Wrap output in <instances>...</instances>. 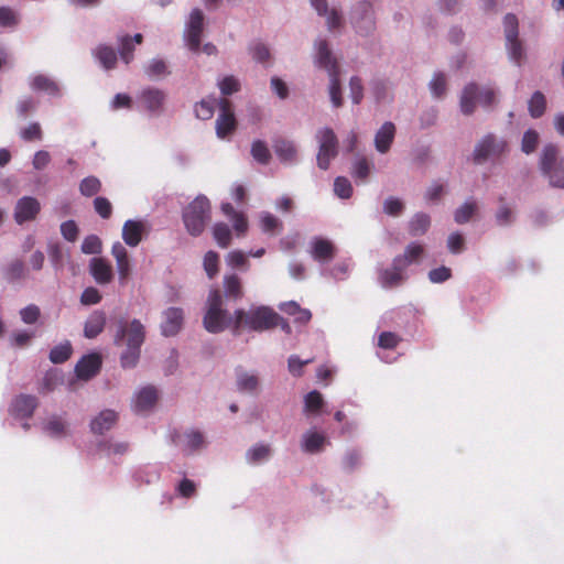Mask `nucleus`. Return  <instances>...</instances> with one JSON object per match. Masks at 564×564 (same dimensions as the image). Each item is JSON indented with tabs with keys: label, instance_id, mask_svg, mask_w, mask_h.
<instances>
[{
	"label": "nucleus",
	"instance_id": "f257e3e1",
	"mask_svg": "<svg viewBox=\"0 0 564 564\" xmlns=\"http://www.w3.org/2000/svg\"><path fill=\"white\" fill-rule=\"evenodd\" d=\"M145 339L144 325L137 318L129 324L121 323L115 336V343L120 345L124 343L127 348L120 356V362L123 368H134L140 358L141 346Z\"/></svg>",
	"mask_w": 564,
	"mask_h": 564
},
{
	"label": "nucleus",
	"instance_id": "f03ea898",
	"mask_svg": "<svg viewBox=\"0 0 564 564\" xmlns=\"http://www.w3.org/2000/svg\"><path fill=\"white\" fill-rule=\"evenodd\" d=\"M203 323L205 329L209 333L217 334L229 328L234 335H237L236 312L231 315L224 308V300L219 290H212L209 292Z\"/></svg>",
	"mask_w": 564,
	"mask_h": 564
},
{
	"label": "nucleus",
	"instance_id": "7ed1b4c3",
	"mask_svg": "<svg viewBox=\"0 0 564 564\" xmlns=\"http://www.w3.org/2000/svg\"><path fill=\"white\" fill-rule=\"evenodd\" d=\"M280 315L268 306H252L248 311L236 310V334L246 327L254 332H263L278 326Z\"/></svg>",
	"mask_w": 564,
	"mask_h": 564
},
{
	"label": "nucleus",
	"instance_id": "20e7f679",
	"mask_svg": "<svg viewBox=\"0 0 564 564\" xmlns=\"http://www.w3.org/2000/svg\"><path fill=\"white\" fill-rule=\"evenodd\" d=\"M319 68L326 70L328 75V95L335 108L343 106V89L340 84V64L333 55L325 41H319Z\"/></svg>",
	"mask_w": 564,
	"mask_h": 564
},
{
	"label": "nucleus",
	"instance_id": "39448f33",
	"mask_svg": "<svg viewBox=\"0 0 564 564\" xmlns=\"http://www.w3.org/2000/svg\"><path fill=\"white\" fill-rule=\"evenodd\" d=\"M539 166L551 187L564 188V155L560 156L556 144L550 143L542 149Z\"/></svg>",
	"mask_w": 564,
	"mask_h": 564
},
{
	"label": "nucleus",
	"instance_id": "423d86ee",
	"mask_svg": "<svg viewBox=\"0 0 564 564\" xmlns=\"http://www.w3.org/2000/svg\"><path fill=\"white\" fill-rule=\"evenodd\" d=\"M183 223L191 236H199L210 220V204L206 196L198 195L183 209Z\"/></svg>",
	"mask_w": 564,
	"mask_h": 564
},
{
	"label": "nucleus",
	"instance_id": "0eeeda50",
	"mask_svg": "<svg viewBox=\"0 0 564 564\" xmlns=\"http://www.w3.org/2000/svg\"><path fill=\"white\" fill-rule=\"evenodd\" d=\"M337 248L333 242L326 239L319 238V272L322 274H329L337 280H344L347 278L350 267L349 259H339L333 268H328V262L335 258Z\"/></svg>",
	"mask_w": 564,
	"mask_h": 564
},
{
	"label": "nucleus",
	"instance_id": "6e6552de",
	"mask_svg": "<svg viewBox=\"0 0 564 564\" xmlns=\"http://www.w3.org/2000/svg\"><path fill=\"white\" fill-rule=\"evenodd\" d=\"M496 94L491 88L479 89L478 85L470 83L465 86L460 96V110L464 115L469 116L476 109V101L478 100L484 107H489L495 104Z\"/></svg>",
	"mask_w": 564,
	"mask_h": 564
},
{
	"label": "nucleus",
	"instance_id": "1a4fd4ad",
	"mask_svg": "<svg viewBox=\"0 0 564 564\" xmlns=\"http://www.w3.org/2000/svg\"><path fill=\"white\" fill-rule=\"evenodd\" d=\"M508 144L505 140L498 139L495 134L485 135L475 147L474 161L482 163L491 158H499L507 151Z\"/></svg>",
	"mask_w": 564,
	"mask_h": 564
},
{
	"label": "nucleus",
	"instance_id": "9d476101",
	"mask_svg": "<svg viewBox=\"0 0 564 564\" xmlns=\"http://www.w3.org/2000/svg\"><path fill=\"white\" fill-rule=\"evenodd\" d=\"M173 443L186 456L196 454L207 447L204 433L195 429L175 434Z\"/></svg>",
	"mask_w": 564,
	"mask_h": 564
},
{
	"label": "nucleus",
	"instance_id": "9b49d317",
	"mask_svg": "<svg viewBox=\"0 0 564 564\" xmlns=\"http://www.w3.org/2000/svg\"><path fill=\"white\" fill-rule=\"evenodd\" d=\"M503 26L510 57L519 65L524 56V52L522 43L519 40V23L517 17L511 13L507 14L503 20Z\"/></svg>",
	"mask_w": 564,
	"mask_h": 564
},
{
	"label": "nucleus",
	"instance_id": "f8f14e48",
	"mask_svg": "<svg viewBox=\"0 0 564 564\" xmlns=\"http://www.w3.org/2000/svg\"><path fill=\"white\" fill-rule=\"evenodd\" d=\"M204 28V14L199 9H193L186 22L184 39L191 51L198 52Z\"/></svg>",
	"mask_w": 564,
	"mask_h": 564
},
{
	"label": "nucleus",
	"instance_id": "ddd939ff",
	"mask_svg": "<svg viewBox=\"0 0 564 564\" xmlns=\"http://www.w3.org/2000/svg\"><path fill=\"white\" fill-rule=\"evenodd\" d=\"M138 100L150 115L161 116L164 111L166 94L162 89L148 87L140 91Z\"/></svg>",
	"mask_w": 564,
	"mask_h": 564
},
{
	"label": "nucleus",
	"instance_id": "4468645a",
	"mask_svg": "<svg viewBox=\"0 0 564 564\" xmlns=\"http://www.w3.org/2000/svg\"><path fill=\"white\" fill-rule=\"evenodd\" d=\"M338 154V139L335 132L326 128L319 135V169L326 170Z\"/></svg>",
	"mask_w": 564,
	"mask_h": 564
},
{
	"label": "nucleus",
	"instance_id": "2eb2a0df",
	"mask_svg": "<svg viewBox=\"0 0 564 564\" xmlns=\"http://www.w3.org/2000/svg\"><path fill=\"white\" fill-rule=\"evenodd\" d=\"M150 231L145 219H128L122 226V239L131 248H135Z\"/></svg>",
	"mask_w": 564,
	"mask_h": 564
},
{
	"label": "nucleus",
	"instance_id": "dca6fc26",
	"mask_svg": "<svg viewBox=\"0 0 564 564\" xmlns=\"http://www.w3.org/2000/svg\"><path fill=\"white\" fill-rule=\"evenodd\" d=\"M111 254L116 260L119 283L123 285L127 283L132 271L128 250L120 241H116L111 246Z\"/></svg>",
	"mask_w": 564,
	"mask_h": 564
},
{
	"label": "nucleus",
	"instance_id": "f3484780",
	"mask_svg": "<svg viewBox=\"0 0 564 564\" xmlns=\"http://www.w3.org/2000/svg\"><path fill=\"white\" fill-rule=\"evenodd\" d=\"M218 108L219 115L216 120V133L218 138L225 139L235 130L236 119L228 100L220 99Z\"/></svg>",
	"mask_w": 564,
	"mask_h": 564
},
{
	"label": "nucleus",
	"instance_id": "a211bd4d",
	"mask_svg": "<svg viewBox=\"0 0 564 564\" xmlns=\"http://www.w3.org/2000/svg\"><path fill=\"white\" fill-rule=\"evenodd\" d=\"M41 210L40 202L32 196L21 197L14 207V220L21 225L33 220Z\"/></svg>",
	"mask_w": 564,
	"mask_h": 564
},
{
	"label": "nucleus",
	"instance_id": "6ab92c4d",
	"mask_svg": "<svg viewBox=\"0 0 564 564\" xmlns=\"http://www.w3.org/2000/svg\"><path fill=\"white\" fill-rule=\"evenodd\" d=\"M158 390L153 386H145L139 389L132 400V410L142 414L149 412L156 403Z\"/></svg>",
	"mask_w": 564,
	"mask_h": 564
},
{
	"label": "nucleus",
	"instance_id": "aec40b11",
	"mask_svg": "<svg viewBox=\"0 0 564 564\" xmlns=\"http://www.w3.org/2000/svg\"><path fill=\"white\" fill-rule=\"evenodd\" d=\"M69 424L64 415L52 414L46 417L42 424V432L56 440L64 438L68 435Z\"/></svg>",
	"mask_w": 564,
	"mask_h": 564
},
{
	"label": "nucleus",
	"instance_id": "412c9836",
	"mask_svg": "<svg viewBox=\"0 0 564 564\" xmlns=\"http://www.w3.org/2000/svg\"><path fill=\"white\" fill-rule=\"evenodd\" d=\"M351 19L356 30L360 33L373 29L375 20L371 4L368 2L358 3L352 11Z\"/></svg>",
	"mask_w": 564,
	"mask_h": 564
},
{
	"label": "nucleus",
	"instance_id": "4be33fe9",
	"mask_svg": "<svg viewBox=\"0 0 564 564\" xmlns=\"http://www.w3.org/2000/svg\"><path fill=\"white\" fill-rule=\"evenodd\" d=\"M161 332L165 337L176 335L183 325V310L180 307H169L163 312Z\"/></svg>",
	"mask_w": 564,
	"mask_h": 564
},
{
	"label": "nucleus",
	"instance_id": "5701e85b",
	"mask_svg": "<svg viewBox=\"0 0 564 564\" xmlns=\"http://www.w3.org/2000/svg\"><path fill=\"white\" fill-rule=\"evenodd\" d=\"M101 368V357L96 354L83 356L75 366L76 376L82 380H89L95 377Z\"/></svg>",
	"mask_w": 564,
	"mask_h": 564
},
{
	"label": "nucleus",
	"instance_id": "b1692460",
	"mask_svg": "<svg viewBox=\"0 0 564 564\" xmlns=\"http://www.w3.org/2000/svg\"><path fill=\"white\" fill-rule=\"evenodd\" d=\"M37 406V399L34 395L21 394L17 397L11 405L10 413L15 419H29Z\"/></svg>",
	"mask_w": 564,
	"mask_h": 564
},
{
	"label": "nucleus",
	"instance_id": "393cba45",
	"mask_svg": "<svg viewBox=\"0 0 564 564\" xmlns=\"http://www.w3.org/2000/svg\"><path fill=\"white\" fill-rule=\"evenodd\" d=\"M89 272L94 280L101 285L108 284L113 279L110 263L104 258H93L89 261Z\"/></svg>",
	"mask_w": 564,
	"mask_h": 564
},
{
	"label": "nucleus",
	"instance_id": "a878e982",
	"mask_svg": "<svg viewBox=\"0 0 564 564\" xmlns=\"http://www.w3.org/2000/svg\"><path fill=\"white\" fill-rule=\"evenodd\" d=\"M117 420L118 413L116 411L110 409L102 410L90 421V430L95 434H104L113 427Z\"/></svg>",
	"mask_w": 564,
	"mask_h": 564
},
{
	"label": "nucleus",
	"instance_id": "bb28decb",
	"mask_svg": "<svg viewBox=\"0 0 564 564\" xmlns=\"http://www.w3.org/2000/svg\"><path fill=\"white\" fill-rule=\"evenodd\" d=\"M395 126L388 121L384 122L375 135V147L380 153H387L394 140Z\"/></svg>",
	"mask_w": 564,
	"mask_h": 564
},
{
	"label": "nucleus",
	"instance_id": "cd10ccee",
	"mask_svg": "<svg viewBox=\"0 0 564 564\" xmlns=\"http://www.w3.org/2000/svg\"><path fill=\"white\" fill-rule=\"evenodd\" d=\"M30 87L35 91H44L52 97H59L58 84L45 75H35L30 79Z\"/></svg>",
	"mask_w": 564,
	"mask_h": 564
},
{
	"label": "nucleus",
	"instance_id": "c85d7f7f",
	"mask_svg": "<svg viewBox=\"0 0 564 564\" xmlns=\"http://www.w3.org/2000/svg\"><path fill=\"white\" fill-rule=\"evenodd\" d=\"M319 17L325 18L329 31L339 30L344 24V18L336 8H328L326 0H319Z\"/></svg>",
	"mask_w": 564,
	"mask_h": 564
},
{
	"label": "nucleus",
	"instance_id": "c756f323",
	"mask_svg": "<svg viewBox=\"0 0 564 564\" xmlns=\"http://www.w3.org/2000/svg\"><path fill=\"white\" fill-rule=\"evenodd\" d=\"M93 55L96 58V61L100 64V66L106 70L112 69L117 64V53L112 47L108 45H98L93 51Z\"/></svg>",
	"mask_w": 564,
	"mask_h": 564
},
{
	"label": "nucleus",
	"instance_id": "7c9ffc66",
	"mask_svg": "<svg viewBox=\"0 0 564 564\" xmlns=\"http://www.w3.org/2000/svg\"><path fill=\"white\" fill-rule=\"evenodd\" d=\"M106 324V315L101 311H95L89 315L85 323L84 335L87 338L97 337L105 327Z\"/></svg>",
	"mask_w": 564,
	"mask_h": 564
},
{
	"label": "nucleus",
	"instance_id": "2f4dec72",
	"mask_svg": "<svg viewBox=\"0 0 564 564\" xmlns=\"http://www.w3.org/2000/svg\"><path fill=\"white\" fill-rule=\"evenodd\" d=\"M260 380L256 373L246 370H237V388L240 392L256 393L259 389Z\"/></svg>",
	"mask_w": 564,
	"mask_h": 564
},
{
	"label": "nucleus",
	"instance_id": "473e14b6",
	"mask_svg": "<svg viewBox=\"0 0 564 564\" xmlns=\"http://www.w3.org/2000/svg\"><path fill=\"white\" fill-rule=\"evenodd\" d=\"M220 208L224 215L232 221L237 235H245L248 229V223L245 215L242 213L236 212L230 203H223Z\"/></svg>",
	"mask_w": 564,
	"mask_h": 564
},
{
	"label": "nucleus",
	"instance_id": "72a5a7b5",
	"mask_svg": "<svg viewBox=\"0 0 564 564\" xmlns=\"http://www.w3.org/2000/svg\"><path fill=\"white\" fill-rule=\"evenodd\" d=\"M271 446L264 443H258L246 452V460L250 465L262 464L271 457Z\"/></svg>",
	"mask_w": 564,
	"mask_h": 564
},
{
	"label": "nucleus",
	"instance_id": "f704fd0d",
	"mask_svg": "<svg viewBox=\"0 0 564 564\" xmlns=\"http://www.w3.org/2000/svg\"><path fill=\"white\" fill-rule=\"evenodd\" d=\"M405 268L401 264L395 265L394 261H393L391 269H384L380 273L379 279H380V283L382 284V286L393 288V286L399 285L403 280L402 271Z\"/></svg>",
	"mask_w": 564,
	"mask_h": 564
},
{
	"label": "nucleus",
	"instance_id": "c9c22d12",
	"mask_svg": "<svg viewBox=\"0 0 564 564\" xmlns=\"http://www.w3.org/2000/svg\"><path fill=\"white\" fill-rule=\"evenodd\" d=\"M423 252H424L423 246L412 242L405 248L403 254L394 258V264L395 265L401 264L404 268H406L411 263L417 261L422 257Z\"/></svg>",
	"mask_w": 564,
	"mask_h": 564
},
{
	"label": "nucleus",
	"instance_id": "e433bc0d",
	"mask_svg": "<svg viewBox=\"0 0 564 564\" xmlns=\"http://www.w3.org/2000/svg\"><path fill=\"white\" fill-rule=\"evenodd\" d=\"M431 225V218L427 214L417 213L409 223V232L411 236L416 237L424 235Z\"/></svg>",
	"mask_w": 564,
	"mask_h": 564
},
{
	"label": "nucleus",
	"instance_id": "4c0bfd02",
	"mask_svg": "<svg viewBox=\"0 0 564 564\" xmlns=\"http://www.w3.org/2000/svg\"><path fill=\"white\" fill-rule=\"evenodd\" d=\"M249 53L253 61L268 66L271 61V51L269 46L260 41L252 42L249 45Z\"/></svg>",
	"mask_w": 564,
	"mask_h": 564
},
{
	"label": "nucleus",
	"instance_id": "58836bf2",
	"mask_svg": "<svg viewBox=\"0 0 564 564\" xmlns=\"http://www.w3.org/2000/svg\"><path fill=\"white\" fill-rule=\"evenodd\" d=\"M274 150L279 159L284 163H292L296 158L295 145L286 140H280L275 143Z\"/></svg>",
	"mask_w": 564,
	"mask_h": 564
},
{
	"label": "nucleus",
	"instance_id": "ea45409f",
	"mask_svg": "<svg viewBox=\"0 0 564 564\" xmlns=\"http://www.w3.org/2000/svg\"><path fill=\"white\" fill-rule=\"evenodd\" d=\"M3 274L9 282H15L25 278L26 269L23 261L19 259L11 261L4 268Z\"/></svg>",
	"mask_w": 564,
	"mask_h": 564
},
{
	"label": "nucleus",
	"instance_id": "a19ab883",
	"mask_svg": "<svg viewBox=\"0 0 564 564\" xmlns=\"http://www.w3.org/2000/svg\"><path fill=\"white\" fill-rule=\"evenodd\" d=\"M224 288L226 296L229 299H240L242 296L241 281L236 274L224 278Z\"/></svg>",
	"mask_w": 564,
	"mask_h": 564
},
{
	"label": "nucleus",
	"instance_id": "79ce46f5",
	"mask_svg": "<svg viewBox=\"0 0 564 564\" xmlns=\"http://www.w3.org/2000/svg\"><path fill=\"white\" fill-rule=\"evenodd\" d=\"M72 355V345L68 340L54 346L48 355L50 360L53 364H63Z\"/></svg>",
	"mask_w": 564,
	"mask_h": 564
},
{
	"label": "nucleus",
	"instance_id": "37998d69",
	"mask_svg": "<svg viewBox=\"0 0 564 564\" xmlns=\"http://www.w3.org/2000/svg\"><path fill=\"white\" fill-rule=\"evenodd\" d=\"M213 236L220 248H227L231 241V231L228 225L217 223L213 227Z\"/></svg>",
	"mask_w": 564,
	"mask_h": 564
},
{
	"label": "nucleus",
	"instance_id": "c03bdc74",
	"mask_svg": "<svg viewBox=\"0 0 564 564\" xmlns=\"http://www.w3.org/2000/svg\"><path fill=\"white\" fill-rule=\"evenodd\" d=\"M219 100L203 99L195 105V115L200 120H208L213 117L215 107L218 106Z\"/></svg>",
	"mask_w": 564,
	"mask_h": 564
},
{
	"label": "nucleus",
	"instance_id": "a18cd8bd",
	"mask_svg": "<svg viewBox=\"0 0 564 564\" xmlns=\"http://www.w3.org/2000/svg\"><path fill=\"white\" fill-rule=\"evenodd\" d=\"M101 189V182L96 176H87L79 183V192L85 197H91Z\"/></svg>",
	"mask_w": 564,
	"mask_h": 564
},
{
	"label": "nucleus",
	"instance_id": "49530a36",
	"mask_svg": "<svg viewBox=\"0 0 564 564\" xmlns=\"http://www.w3.org/2000/svg\"><path fill=\"white\" fill-rule=\"evenodd\" d=\"M477 210L476 202H466L459 208H457L454 213L455 223L463 225L470 220L474 214Z\"/></svg>",
	"mask_w": 564,
	"mask_h": 564
},
{
	"label": "nucleus",
	"instance_id": "de8ad7c7",
	"mask_svg": "<svg viewBox=\"0 0 564 564\" xmlns=\"http://www.w3.org/2000/svg\"><path fill=\"white\" fill-rule=\"evenodd\" d=\"M546 108V99L541 91H535L529 100V112L533 118H540Z\"/></svg>",
	"mask_w": 564,
	"mask_h": 564
},
{
	"label": "nucleus",
	"instance_id": "09e8293b",
	"mask_svg": "<svg viewBox=\"0 0 564 564\" xmlns=\"http://www.w3.org/2000/svg\"><path fill=\"white\" fill-rule=\"evenodd\" d=\"M301 449L304 453L314 454L317 452V427L312 426L301 438Z\"/></svg>",
	"mask_w": 564,
	"mask_h": 564
},
{
	"label": "nucleus",
	"instance_id": "8fccbe9b",
	"mask_svg": "<svg viewBox=\"0 0 564 564\" xmlns=\"http://www.w3.org/2000/svg\"><path fill=\"white\" fill-rule=\"evenodd\" d=\"M370 170H371L370 162L365 156H361V158H358L354 162L351 175L355 180L365 182L370 174Z\"/></svg>",
	"mask_w": 564,
	"mask_h": 564
},
{
	"label": "nucleus",
	"instance_id": "3c124183",
	"mask_svg": "<svg viewBox=\"0 0 564 564\" xmlns=\"http://www.w3.org/2000/svg\"><path fill=\"white\" fill-rule=\"evenodd\" d=\"M247 257L248 254L243 253L240 250H232L227 254L226 262L231 268L248 271L249 261Z\"/></svg>",
	"mask_w": 564,
	"mask_h": 564
},
{
	"label": "nucleus",
	"instance_id": "603ef678",
	"mask_svg": "<svg viewBox=\"0 0 564 564\" xmlns=\"http://www.w3.org/2000/svg\"><path fill=\"white\" fill-rule=\"evenodd\" d=\"M80 250L85 254H99L102 250V242L96 235H89L84 238Z\"/></svg>",
	"mask_w": 564,
	"mask_h": 564
},
{
	"label": "nucleus",
	"instance_id": "864d4df0",
	"mask_svg": "<svg viewBox=\"0 0 564 564\" xmlns=\"http://www.w3.org/2000/svg\"><path fill=\"white\" fill-rule=\"evenodd\" d=\"M134 46L131 36L124 35L119 39V54L124 64H129L133 59Z\"/></svg>",
	"mask_w": 564,
	"mask_h": 564
},
{
	"label": "nucleus",
	"instance_id": "5fc2aeb1",
	"mask_svg": "<svg viewBox=\"0 0 564 564\" xmlns=\"http://www.w3.org/2000/svg\"><path fill=\"white\" fill-rule=\"evenodd\" d=\"M19 134L26 142L41 141L43 139L42 128L39 122H31L28 127L21 129Z\"/></svg>",
	"mask_w": 564,
	"mask_h": 564
},
{
	"label": "nucleus",
	"instance_id": "6e6d98bb",
	"mask_svg": "<svg viewBox=\"0 0 564 564\" xmlns=\"http://www.w3.org/2000/svg\"><path fill=\"white\" fill-rule=\"evenodd\" d=\"M251 154L253 159L261 164H267L271 156L267 144L260 140L252 143Z\"/></svg>",
	"mask_w": 564,
	"mask_h": 564
},
{
	"label": "nucleus",
	"instance_id": "4d7b16f0",
	"mask_svg": "<svg viewBox=\"0 0 564 564\" xmlns=\"http://www.w3.org/2000/svg\"><path fill=\"white\" fill-rule=\"evenodd\" d=\"M260 224L261 229L264 232H273L274 230H279L282 228V223L275 216L268 212H262L260 214Z\"/></svg>",
	"mask_w": 564,
	"mask_h": 564
},
{
	"label": "nucleus",
	"instance_id": "13d9d810",
	"mask_svg": "<svg viewBox=\"0 0 564 564\" xmlns=\"http://www.w3.org/2000/svg\"><path fill=\"white\" fill-rule=\"evenodd\" d=\"M335 194L344 199L349 198L352 195V186L348 178L338 176L334 182Z\"/></svg>",
	"mask_w": 564,
	"mask_h": 564
},
{
	"label": "nucleus",
	"instance_id": "bf43d9fd",
	"mask_svg": "<svg viewBox=\"0 0 564 564\" xmlns=\"http://www.w3.org/2000/svg\"><path fill=\"white\" fill-rule=\"evenodd\" d=\"M41 315L40 307L35 304H30L20 310V317L24 324H35Z\"/></svg>",
	"mask_w": 564,
	"mask_h": 564
},
{
	"label": "nucleus",
	"instance_id": "052dcab7",
	"mask_svg": "<svg viewBox=\"0 0 564 564\" xmlns=\"http://www.w3.org/2000/svg\"><path fill=\"white\" fill-rule=\"evenodd\" d=\"M539 143V134L534 130H528L524 132L521 142V150L525 154L534 152Z\"/></svg>",
	"mask_w": 564,
	"mask_h": 564
},
{
	"label": "nucleus",
	"instance_id": "680f3d73",
	"mask_svg": "<svg viewBox=\"0 0 564 564\" xmlns=\"http://www.w3.org/2000/svg\"><path fill=\"white\" fill-rule=\"evenodd\" d=\"M145 74L150 78H155L167 74L165 62L159 58H153L145 67Z\"/></svg>",
	"mask_w": 564,
	"mask_h": 564
},
{
	"label": "nucleus",
	"instance_id": "e2e57ef3",
	"mask_svg": "<svg viewBox=\"0 0 564 564\" xmlns=\"http://www.w3.org/2000/svg\"><path fill=\"white\" fill-rule=\"evenodd\" d=\"M350 97L354 104L358 105L364 98L362 80L358 76H352L349 80Z\"/></svg>",
	"mask_w": 564,
	"mask_h": 564
},
{
	"label": "nucleus",
	"instance_id": "0e129e2a",
	"mask_svg": "<svg viewBox=\"0 0 564 564\" xmlns=\"http://www.w3.org/2000/svg\"><path fill=\"white\" fill-rule=\"evenodd\" d=\"M95 212L104 219H108L112 214V205L106 197L98 196L94 199Z\"/></svg>",
	"mask_w": 564,
	"mask_h": 564
},
{
	"label": "nucleus",
	"instance_id": "69168bd1",
	"mask_svg": "<svg viewBox=\"0 0 564 564\" xmlns=\"http://www.w3.org/2000/svg\"><path fill=\"white\" fill-rule=\"evenodd\" d=\"M204 269L209 279H213L218 272V254L215 251H208L204 257Z\"/></svg>",
	"mask_w": 564,
	"mask_h": 564
},
{
	"label": "nucleus",
	"instance_id": "338daca9",
	"mask_svg": "<svg viewBox=\"0 0 564 564\" xmlns=\"http://www.w3.org/2000/svg\"><path fill=\"white\" fill-rule=\"evenodd\" d=\"M496 221L499 226H508L514 219L513 210L506 204H501L496 212Z\"/></svg>",
	"mask_w": 564,
	"mask_h": 564
},
{
	"label": "nucleus",
	"instance_id": "774afa93",
	"mask_svg": "<svg viewBox=\"0 0 564 564\" xmlns=\"http://www.w3.org/2000/svg\"><path fill=\"white\" fill-rule=\"evenodd\" d=\"M401 338L392 332H383L379 335L378 346L383 349H393L398 346Z\"/></svg>",
	"mask_w": 564,
	"mask_h": 564
}]
</instances>
